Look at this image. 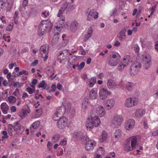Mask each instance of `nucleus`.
Listing matches in <instances>:
<instances>
[{
	"instance_id": "f257e3e1",
	"label": "nucleus",
	"mask_w": 158,
	"mask_h": 158,
	"mask_svg": "<svg viewBox=\"0 0 158 158\" xmlns=\"http://www.w3.org/2000/svg\"><path fill=\"white\" fill-rule=\"evenodd\" d=\"M63 106L60 107L55 113L53 118H62L63 117L67 118L66 116L68 115L71 117V114L69 113L71 108V103L69 102L66 101L63 103Z\"/></svg>"
},
{
	"instance_id": "f03ea898",
	"label": "nucleus",
	"mask_w": 158,
	"mask_h": 158,
	"mask_svg": "<svg viewBox=\"0 0 158 158\" xmlns=\"http://www.w3.org/2000/svg\"><path fill=\"white\" fill-rule=\"evenodd\" d=\"M53 25L49 19L42 21L38 26V34L41 36L49 32L52 30Z\"/></svg>"
},
{
	"instance_id": "7ed1b4c3",
	"label": "nucleus",
	"mask_w": 158,
	"mask_h": 158,
	"mask_svg": "<svg viewBox=\"0 0 158 158\" xmlns=\"http://www.w3.org/2000/svg\"><path fill=\"white\" fill-rule=\"evenodd\" d=\"M105 114L106 111L104 107L102 106H100L96 109H94L92 110L91 112V118H99L98 117H102Z\"/></svg>"
},
{
	"instance_id": "20e7f679",
	"label": "nucleus",
	"mask_w": 158,
	"mask_h": 158,
	"mask_svg": "<svg viewBox=\"0 0 158 158\" xmlns=\"http://www.w3.org/2000/svg\"><path fill=\"white\" fill-rule=\"evenodd\" d=\"M120 56L118 53H116L110 56L108 59L107 62L111 66H115L118 64Z\"/></svg>"
},
{
	"instance_id": "39448f33",
	"label": "nucleus",
	"mask_w": 158,
	"mask_h": 158,
	"mask_svg": "<svg viewBox=\"0 0 158 158\" xmlns=\"http://www.w3.org/2000/svg\"><path fill=\"white\" fill-rule=\"evenodd\" d=\"M101 123L100 119H87L85 123V126L87 130H91L93 127L98 126Z\"/></svg>"
},
{
	"instance_id": "423d86ee",
	"label": "nucleus",
	"mask_w": 158,
	"mask_h": 158,
	"mask_svg": "<svg viewBox=\"0 0 158 158\" xmlns=\"http://www.w3.org/2000/svg\"><path fill=\"white\" fill-rule=\"evenodd\" d=\"M49 51V47L47 44L42 45L40 48L39 50L40 55L44 59V61L46 60L48 57Z\"/></svg>"
},
{
	"instance_id": "0eeeda50",
	"label": "nucleus",
	"mask_w": 158,
	"mask_h": 158,
	"mask_svg": "<svg viewBox=\"0 0 158 158\" xmlns=\"http://www.w3.org/2000/svg\"><path fill=\"white\" fill-rule=\"evenodd\" d=\"M111 94V92L108 90L106 88L100 87L99 88V96L100 99L105 100L106 99L108 95Z\"/></svg>"
},
{
	"instance_id": "6e6552de",
	"label": "nucleus",
	"mask_w": 158,
	"mask_h": 158,
	"mask_svg": "<svg viewBox=\"0 0 158 158\" xmlns=\"http://www.w3.org/2000/svg\"><path fill=\"white\" fill-rule=\"evenodd\" d=\"M138 102L139 101L137 98L134 97H130L125 100L124 105L127 108H131L137 105Z\"/></svg>"
},
{
	"instance_id": "1a4fd4ad",
	"label": "nucleus",
	"mask_w": 158,
	"mask_h": 158,
	"mask_svg": "<svg viewBox=\"0 0 158 158\" xmlns=\"http://www.w3.org/2000/svg\"><path fill=\"white\" fill-rule=\"evenodd\" d=\"M85 139L83 138L81 139L82 141H84V139L85 141H86L85 145L86 150L87 151H89L93 149L94 147L96 145V142L93 140H88L89 139L87 137V136L86 137L85 136Z\"/></svg>"
},
{
	"instance_id": "9d476101",
	"label": "nucleus",
	"mask_w": 158,
	"mask_h": 158,
	"mask_svg": "<svg viewBox=\"0 0 158 158\" xmlns=\"http://www.w3.org/2000/svg\"><path fill=\"white\" fill-rule=\"evenodd\" d=\"M141 67V64L137 62H136L131 65L130 70V72L131 76L136 74Z\"/></svg>"
},
{
	"instance_id": "9b49d317",
	"label": "nucleus",
	"mask_w": 158,
	"mask_h": 158,
	"mask_svg": "<svg viewBox=\"0 0 158 158\" xmlns=\"http://www.w3.org/2000/svg\"><path fill=\"white\" fill-rule=\"evenodd\" d=\"M98 17V13L95 10L92 9L90 10L88 14L86 20L87 21H91L93 18L94 19H97Z\"/></svg>"
},
{
	"instance_id": "f8f14e48",
	"label": "nucleus",
	"mask_w": 158,
	"mask_h": 158,
	"mask_svg": "<svg viewBox=\"0 0 158 158\" xmlns=\"http://www.w3.org/2000/svg\"><path fill=\"white\" fill-rule=\"evenodd\" d=\"M142 56L143 66L146 69H147L150 67L151 65V57L149 54L143 55Z\"/></svg>"
},
{
	"instance_id": "ddd939ff",
	"label": "nucleus",
	"mask_w": 158,
	"mask_h": 158,
	"mask_svg": "<svg viewBox=\"0 0 158 158\" xmlns=\"http://www.w3.org/2000/svg\"><path fill=\"white\" fill-rule=\"evenodd\" d=\"M128 139L130 140L131 146L133 149H135L138 142L140 140L141 138L140 136L136 135L130 137Z\"/></svg>"
},
{
	"instance_id": "4468645a",
	"label": "nucleus",
	"mask_w": 158,
	"mask_h": 158,
	"mask_svg": "<svg viewBox=\"0 0 158 158\" xmlns=\"http://www.w3.org/2000/svg\"><path fill=\"white\" fill-rule=\"evenodd\" d=\"M135 122L134 119H128L125 124V128L126 130L130 131L134 127Z\"/></svg>"
},
{
	"instance_id": "2eb2a0df",
	"label": "nucleus",
	"mask_w": 158,
	"mask_h": 158,
	"mask_svg": "<svg viewBox=\"0 0 158 158\" xmlns=\"http://www.w3.org/2000/svg\"><path fill=\"white\" fill-rule=\"evenodd\" d=\"M134 86V84L131 82L122 83L121 84V87L123 89L125 90L127 89L129 91H131Z\"/></svg>"
},
{
	"instance_id": "dca6fc26",
	"label": "nucleus",
	"mask_w": 158,
	"mask_h": 158,
	"mask_svg": "<svg viewBox=\"0 0 158 158\" xmlns=\"http://www.w3.org/2000/svg\"><path fill=\"white\" fill-rule=\"evenodd\" d=\"M107 86L108 88L111 90H113L118 87V85L112 79L108 80L107 82Z\"/></svg>"
},
{
	"instance_id": "f3484780",
	"label": "nucleus",
	"mask_w": 158,
	"mask_h": 158,
	"mask_svg": "<svg viewBox=\"0 0 158 158\" xmlns=\"http://www.w3.org/2000/svg\"><path fill=\"white\" fill-rule=\"evenodd\" d=\"M15 133L17 134H20L24 131V127L21 126L18 122H16L14 126Z\"/></svg>"
},
{
	"instance_id": "a211bd4d",
	"label": "nucleus",
	"mask_w": 158,
	"mask_h": 158,
	"mask_svg": "<svg viewBox=\"0 0 158 158\" xmlns=\"http://www.w3.org/2000/svg\"><path fill=\"white\" fill-rule=\"evenodd\" d=\"M65 22V17L62 16L60 18L56 23L57 25L55 26L56 29L60 31L63 27V25Z\"/></svg>"
},
{
	"instance_id": "6ab92c4d",
	"label": "nucleus",
	"mask_w": 158,
	"mask_h": 158,
	"mask_svg": "<svg viewBox=\"0 0 158 158\" xmlns=\"http://www.w3.org/2000/svg\"><path fill=\"white\" fill-rule=\"evenodd\" d=\"M115 101L113 98L108 99L107 100L106 104L105 106V108L107 110H109L111 109L114 106Z\"/></svg>"
},
{
	"instance_id": "aec40b11",
	"label": "nucleus",
	"mask_w": 158,
	"mask_h": 158,
	"mask_svg": "<svg viewBox=\"0 0 158 158\" xmlns=\"http://www.w3.org/2000/svg\"><path fill=\"white\" fill-rule=\"evenodd\" d=\"M97 89L96 88L92 89L89 91V98L90 99L94 100L98 96Z\"/></svg>"
},
{
	"instance_id": "412c9836",
	"label": "nucleus",
	"mask_w": 158,
	"mask_h": 158,
	"mask_svg": "<svg viewBox=\"0 0 158 158\" xmlns=\"http://www.w3.org/2000/svg\"><path fill=\"white\" fill-rule=\"evenodd\" d=\"M145 113V110L143 108H139L136 110L135 115L136 117L141 118Z\"/></svg>"
},
{
	"instance_id": "4be33fe9",
	"label": "nucleus",
	"mask_w": 158,
	"mask_h": 158,
	"mask_svg": "<svg viewBox=\"0 0 158 158\" xmlns=\"http://www.w3.org/2000/svg\"><path fill=\"white\" fill-rule=\"evenodd\" d=\"M31 112V110L28 107L27 109H23L19 112V115L21 118H25Z\"/></svg>"
},
{
	"instance_id": "5701e85b",
	"label": "nucleus",
	"mask_w": 158,
	"mask_h": 158,
	"mask_svg": "<svg viewBox=\"0 0 158 158\" xmlns=\"http://www.w3.org/2000/svg\"><path fill=\"white\" fill-rule=\"evenodd\" d=\"M0 108L2 113L5 114H6L7 113L9 107L6 102H3L0 105Z\"/></svg>"
},
{
	"instance_id": "b1692460",
	"label": "nucleus",
	"mask_w": 158,
	"mask_h": 158,
	"mask_svg": "<svg viewBox=\"0 0 158 158\" xmlns=\"http://www.w3.org/2000/svg\"><path fill=\"white\" fill-rule=\"evenodd\" d=\"M130 139H127L124 143V148L125 150L126 151H131L134 150L130 146Z\"/></svg>"
},
{
	"instance_id": "393cba45",
	"label": "nucleus",
	"mask_w": 158,
	"mask_h": 158,
	"mask_svg": "<svg viewBox=\"0 0 158 158\" xmlns=\"http://www.w3.org/2000/svg\"><path fill=\"white\" fill-rule=\"evenodd\" d=\"M130 56L128 55L125 56L122 59L120 62L127 66L130 61Z\"/></svg>"
},
{
	"instance_id": "a878e982",
	"label": "nucleus",
	"mask_w": 158,
	"mask_h": 158,
	"mask_svg": "<svg viewBox=\"0 0 158 158\" xmlns=\"http://www.w3.org/2000/svg\"><path fill=\"white\" fill-rule=\"evenodd\" d=\"M122 119H113L112 121V125L115 127H118L122 123Z\"/></svg>"
},
{
	"instance_id": "bb28decb",
	"label": "nucleus",
	"mask_w": 158,
	"mask_h": 158,
	"mask_svg": "<svg viewBox=\"0 0 158 158\" xmlns=\"http://www.w3.org/2000/svg\"><path fill=\"white\" fill-rule=\"evenodd\" d=\"M79 24L77 22H73L71 24L70 29L72 31L74 32L79 27Z\"/></svg>"
},
{
	"instance_id": "cd10ccee",
	"label": "nucleus",
	"mask_w": 158,
	"mask_h": 158,
	"mask_svg": "<svg viewBox=\"0 0 158 158\" xmlns=\"http://www.w3.org/2000/svg\"><path fill=\"white\" fill-rule=\"evenodd\" d=\"M66 124V123L64 119H59L57 122V125L59 128L62 129L65 127Z\"/></svg>"
},
{
	"instance_id": "c85d7f7f",
	"label": "nucleus",
	"mask_w": 158,
	"mask_h": 158,
	"mask_svg": "<svg viewBox=\"0 0 158 158\" xmlns=\"http://www.w3.org/2000/svg\"><path fill=\"white\" fill-rule=\"evenodd\" d=\"M122 135L121 131L119 130H117L115 131L114 134L113 138L117 140L119 139Z\"/></svg>"
},
{
	"instance_id": "c756f323",
	"label": "nucleus",
	"mask_w": 158,
	"mask_h": 158,
	"mask_svg": "<svg viewBox=\"0 0 158 158\" xmlns=\"http://www.w3.org/2000/svg\"><path fill=\"white\" fill-rule=\"evenodd\" d=\"M96 81V78L95 77H91L89 79L88 85L89 87H93Z\"/></svg>"
},
{
	"instance_id": "7c9ffc66",
	"label": "nucleus",
	"mask_w": 158,
	"mask_h": 158,
	"mask_svg": "<svg viewBox=\"0 0 158 158\" xmlns=\"http://www.w3.org/2000/svg\"><path fill=\"white\" fill-rule=\"evenodd\" d=\"M89 100L87 99H84L82 104V108L84 110H86L89 105Z\"/></svg>"
},
{
	"instance_id": "2f4dec72",
	"label": "nucleus",
	"mask_w": 158,
	"mask_h": 158,
	"mask_svg": "<svg viewBox=\"0 0 158 158\" xmlns=\"http://www.w3.org/2000/svg\"><path fill=\"white\" fill-rule=\"evenodd\" d=\"M15 131L14 130V127L11 124H9L8 126V133L9 135L12 136L14 134H15Z\"/></svg>"
},
{
	"instance_id": "473e14b6",
	"label": "nucleus",
	"mask_w": 158,
	"mask_h": 158,
	"mask_svg": "<svg viewBox=\"0 0 158 158\" xmlns=\"http://www.w3.org/2000/svg\"><path fill=\"white\" fill-rule=\"evenodd\" d=\"M93 31L91 28L88 29L87 34L85 35V41L87 40L92 35Z\"/></svg>"
},
{
	"instance_id": "72a5a7b5",
	"label": "nucleus",
	"mask_w": 158,
	"mask_h": 158,
	"mask_svg": "<svg viewBox=\"0 0 158 158\" xmlns=\"http://www.w3.org/2000/svg\"><path fill=\"white\" fill-rule=\"evenodd\" d=\"M126 31L123 30L119 32V39L120 40H123L126 38Z\"/></svg>"
},
{
	"instance_id": "f704fd0d",
	"label": "nucleus",
	"mask_w": 158,
	"mask_h": 158,
	"mask_svg": "<svg viewBox=\"0 0 158 158\" xmlns=\"http://www.w3.org/2000/svg\"><path fill=\"white\" fill-rule=\"evenodd\" d=\"M8 90V89H6L3 91L1 96L2 99H5L7 97Z\"/></svg>"
},
{
	"instance_id": "c9c22d12",
	"label": "nucleus",
	"mask_w": 158,
	"mask_h": 158,
	"mask_svg": "<svg viewBox=\"0 0 158 158\" xmlns=\"http://www.w3.org/2000/svg\"><path fill=\"white\" fill-rule=\"evenodd\" d=\"M60 137L59 134H56L53 135L52 138V140L53 143H57L59 140Z\"/></svg>"
},
{
	"instance_id": "e433bc0d",
	"label": "nucleus",
	"mask_w": 158,
	"mask_h": 158,
	"mask_svg": "<svg viewBox=\"0 0 158 158\" xmlns=\"http://www.w3.org/2000/svg\"><path fill=\"white\" fill-rule=\"evenodd\" d=\"M107 133L105 131L103 132L100 138L101 142H104L107 139Z\"/></svg>"
},
{
	"instance_id": "4c0bfd02",
	"label": "nucleus",
	"mask_w": 158,
	"mask_h": 158,
	"mask_svg": "<svg viewBox=\"0 0 158 158\" xmlns=\"http://www.w3.org/2000/svg\"><path fill=\"white\" fill-rule=\"evenodd\" d=\"M8 99L9 103L11 104L15 103L16 100V98L12 96L9 97Z\"/></svg>"
},
{
	"instance_id": "58836bf2",
	"label": "nucleus",
	"mask_w": 158,
	"mask_h": 158,
	"mask_svg": "<svg viewBox=\"0 0 158 158\" xmlns=\"http://www.w3.org/2000/svg\"><path fill=\"white\" fill-rule=\"evenodd\" d=\"M81 132H75L73 135V139H76L79 138H81Z\"/></svg>"
},
{
	"instance_id": "ea45409f",
	"label": "nucleus",
	"mask_w": 158,
	"mask_h": 158,
	"mask_svg": "<svg viewBox=\"0 0 158 158\" xmlns=\"http://www.w3.org/2000/svg\"><path fill=\"white\" fill-rule=\"evenodd\" d=\"M47 86V84L46 83L45 81L43 80L39 85L38 87L41 88L42 89H45Z\"/></svg>"
},
{
	"instance_id": "a19ab883",
	"label": "nucleus",
	"mask_w": 158,
	"mask_h": 158,
	"mask_svg": "<svg viewBox=\"0 0 158 158\" xmlns=\"http://www.w3.org/2000/svg\"><path fill=\"white\" fill-rule=\"evenodd\" d=\"M19 15V12L17 11L15 12L13 18L14 19L15 23L17 24L18 22V15Z\"/></svg>"
},
{
	"instance_id": "79ce46f5",
	"label": "nucleus",
	"mask_w": 158,
	"mask_h": 158,
	"mask_svg": "<svg viewBox=\"0 0 158 158\" xmlns=\"http://www.w3.org/2000/svg\"><path fill=\"white\" fill-rule=\"evenodd\" d=\"M125 67L126 66L120 62L118 66L117 69L120 71H122Z\"/></svg>"
},
{
	"instance_id": "37998d69",
	"label": "nucleus",
	"mask_w": 158,
	"mask_h": 158,
	"mask_svg": "<svg viewBox=\"0 0 158 158\" xmlns=\"http://www.w3.org/2000/svg\"><path fill=\"white\" fill-rule=\"evenodd\" d=\"M40 124V121H36L32 124V127L33 129H36L38 128Z\"/></svg>"
},
{
	"instance_id": "c03bdc74",
	"label": "nucleus",
	"mask_w": 158,
	"mask_h": 158,
	"mask_svg": "<svg viewBox=\"0 0 158 158\" xmlns=\"http://www.w3.org/2000/svg\"><path fill=\"white\" fill-rule=\"evenodd\" d=\"M35 88L32 89L30 87H28L26 89V91L29 94H32L35 92Z\"/></svg>"
},
{
	"instance_id": "a18cd8bd",
	"label": "nucleus",
	"mask_w": 158,
	"mask_h": 158,
	"mask_svg": "<svg viewBox=\"0 0 158 158\" xmlns=\"http://www.w3.org/2000/svg\"><path fill=\"white\" fill-rule=\"evenodd\" d=\"M67 140L68 139L67 138H64L62 140H61L59 144V145H61L63 146L67 144Z\"/></svg>"
},
{
	"instance_id": "49530a36",
	"label": "nucleus",
	"mask_w": 158,
	"mask_h": 158,
	"mask_svg": "<svg viewBox=\"0 0 158 158\" xmlns=\"http://www.w3.org/2000/svg\"><path fill=\"white\" fill-rule=\"evenodd\" d=\"M63 154V151L62 148H59L56 154L58 157L60 156Z\"/></svg>"
},
{
	"instance_id": "de8ad7c7",
	"label": "nucleus",
	"mask_w": 158,
	"mask_h": 158,
	"mask_svg": "<svg viewBox=\"0 0 158 158\" xmlns=\"http://www.w3.org/2000/svg\"><path fill=\"white\" fill-rule=\"evenodd\" d=\"M42 113V110L41 109H37L36 110L35 116L36 117H39Z\"/></svg>"
},
{
	"instance_id": "09e8293b",
	"label": "nucleus",
	"mask_w": 158,
	"mask_h": 158,
	"mask_svg": "<svg viewBox=\"0 0 158 158\" xmlns=\"http://www.w3.org/2000/svg\"><path fill=\"white\" fill-rule=\"evenodd\" d=\"M13 23H11L10 24H9L7 27L6 29V30L7 31H11L13 27Z\"/></svg>"
},
{
	"instance_id": "8fccbe9b",
	"label": "nucleus",
	"mask_w": 158,
	"mask_h": 158,
	"mask_svg": "<svg viewBox=\"0 0 158 158\" xmlns=\"http://www.w3.org/2000/svg\"><path fill=\"white\" fill-rule=\"evenodd\" d=\"M37 79H35L33 80L31 83L30 84V86L33 88H35V85L37 83Z\"/></svg>"
},
{
	"instance_id": "3c124183",
	"label": "nucleus",
	"mask_w": 158,
	"mask_h": 158,
	"mask_svg": "<svg viewBox=\"0 0 158 158\" xmlns=\"http://www.w3.org/2000/svg\"><path fill=\"white\" fill-rule=\"evenodd\" d=\"M58 57L59 59L61 60L64 59L65 57L64 56V54L63 53L61 52L60 53L59 55L58 56Z\"/></svg>"
},
{
	"instance_id": "603ef678",
	"label": "nucleus",
	"mask_w": 158,
	"mask_h": 158,
	"mask_svg": "<svg viewBox=\"0 0 158 158\" xmlns=\"http://www.w3.org/2000/svg\"><path fill=\"white\" fill-rule=\"evenodd\" d=\"M47 148L48 151H50L51 150L52 148V143L50 141H48L47 145Z\"/></svg>"
},
{
	"instance_id": "864d4df0",
	"label": "nucleus",
	"mask_w": 158,
	"mask_h": 158,
	"mask_svg": "<svg viewBox=\"0 0 158 158\" xmlns=\"http://www.w3.org/2000/svg\"><path fill=\"white\" fill-rule=\"evenodd\" d=\"M151 44L152 43L151 42H148L146 44L144 42H143L142 43V46L143 48H145L146 47L149 48V46L148 45L150 46L151 45Z\"/></svg>"
},
{
	"instance_id": "5fc2aeb1",
	"label": "nucleus",
	"mask_w": 158,
	"mask_h": 158,
	"mask_svg": "<svg viewBox=\"0 0 158 158\" xmlns=\"http://www.w3.org/2000/svg\"><path fill=\"white\" fill-rule=\"evenodd\" d=\"M23 74L25 75H27L28 74V72L26 70H23L22 71L20 72L19 73V75H17V76H19L20 75H21Z\"/></svg>"
},
{
	"instance_id": "6e6d98bb",
	"label": "nucleus",
	"mask_w": 158,
	"mask_h": 158,
	"mask_svg": "<svg viewBox=\"0 0 158 158\" xmlns=\"http://www.w3.org/2000/svg\"><path fill=\"white\" fill-rule=\"evenodd\" d=\"M2 134L3 135V136L2 137V138L5 139H8L9 138V136L7 135V133L6 131H3L2 132Z\"/></svg>"
},
{
	"instance_id": "4d7b16f0",
	"label": "nucleus",
	"mask_w": 158,
	"mask_h": 158,
	"mask_svg": "<svg viewBox=\"0 0 158 158\" xmlns=\"http://www.w3.org/2000/svg\"><path fill=\"white\" fill-rule=\"evenodd\" d=\"M156 6L155 5L152 7L151 8V9L150 10V12H151V13L150 14V15L148 16L149 17H150V16L152 15V14H153L154 12H155L156 9Z\"/></svg>"
},
{
	"instance_id": "13d9d810",
	"label": "nucleus",
	"mask_w": 158,
	"mask_h": 158,
	"mask_svg": "<svg viewBox=\"0 0 158 158\" xmlns=\"http://www.w3.org/2000/svg\"><path fill=\"white\" fill-rule=\"evenodd\" d=\"M49 15V13L48 11H44L43 12L42 14V16L44 17H47Z\"/></svg>"
},
{
	"instance_id": "bf43d9fd",
	"label": "nucleus",
	"mask_w": 158,
	"mask_h": 158,
	"mask_svg": "<svg viewBox=\"0 0 158 158\" xmlns=\"http://www.w3.org/2000/svg\"><path fill=\"white\" fill-rule=\"evenodd\" d=\"M3 38L4 39L5 41L9 42L10 41V36H5L4 35L3 36Z\"/></svg>"
},
{
	"instance_id": "052dcab7",
	"label": "nucleus",
	"mask_w": 158,
	"mask_h": 158,
	"mask_svg": "<svg viewBox=\"0 0 158 158\" xmlns=\"http://www.w3.org/2000/svg\"><path fill=\"white\" fill-rule=\"evenodd\" d=\"M85 65V63L84 62H82L79 65L78 64V69L80 70L81 69L84 67Z\"/></svg>"
},
{
	"instance_id": "680f3d73",
	"label": "nucleus",
	"mask_w": 158,
	"mask_h": 158,
	"mask_svg": "<svg viewBox=\"0 0 158 158\" xmlns=\"http://www.w3.org/2000/svg\"><path fill=\"white\" fill-rule=\"evenodd\" d=\"M98 152L102 154H104L105 152L104 148L102 147H99L98 149Z\"/></svg>"
},
{
	"instance_id": "e2e57ef3",
	"label": "nucleus",
	"mask_w": 158,
	"mask_h": 158,
	"mask_svg": "<svg viewBox=\"0 0 158 158\" xmlns=\"http://www.w3.org/2000/svg\"><path fill=\"white\" fill-rule=\"evenodd\" d=\"M64 10L61 9H60L57 14V16L59 17L60 18L62 16H64L62 15L63 12L64 11Z\"/></svg>"
},
{
	"instance_id": "0e129e2a",
	"label": "nucleus",
	"mask_w": 158,
	"mask_h": 158,
	"mask_svg": "<svg viewBox=\"0 0 158 158\" xmlns=\"http://www.w3.org/2000/svg\"><path fill=\"white\" fill-rule=\"evenodd\" d=\"M137 11L138 10L137 9L135 8L133 10V12L132 14L133 16H134L137 14V15H136V18H138V17L139 15V14L137 13Z\"/></svg>"
},
{
	"instance_id": "69168bd1",
	"label": "nucleus",
	"mask_w": 158,
	"mask_h": 158,
	"mask_svg": "<svg viewBox=\"0 0 158 158\" xmlns=\"http://www.w3.org/2000/svg\"><path fill=\"white\" fill-rule=\"evenodd\" d=\"M134 49L135 51L137 52H138L139 51V48L137 44H135L134 45Z\"/></svg>"
},
{
	"instance_id": "338daca9",
	"label": "nucleus",
	"mask_w": 158,
	"mask_h": 158,
	"mask_svg": "<svg viewBox=\"0 0 158 158\" xmlns=\"http://www.w3.org/2000/svg\"><path fill=\"white\" fill-rule=\"evenodd\" d=\"M117 12V10L116 8H114L112 10V12L111 15L114 17H115Z\"/></svg>"
},
{
	"instance_id": "774afa93",
	"label": "nucleus",
	"mask_w": 158,
	"mask_h": 158,
	"mask_svg": "<svg viewBox=\"0 0 158 158\" xmlns=\"http://www.w3.org/2000/svg\"><path fill=\"white\" fill-rule=\"evenodd\" d=\"M29 95L27 94V93L26 92H24L23 93L22 96V98L23 99H24L25 98H26L28 97Z\"/></svg>"
}]
</instances>
